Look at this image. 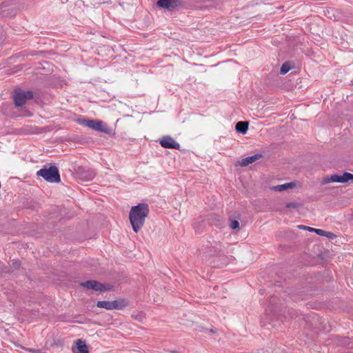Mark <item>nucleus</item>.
<instances>
[{
  "mask_svg": "<svg viewBox=\"0 0 353 353\" xmlns=\"http://www.w3.org/2000/svg\"><path fill=\"white\" fill-rule=\"evenodd\" d=\"M150 212L148 203H141L132 206L129 213V219L133 230L137 233L143 226L145 218Z\"/></svg>",
  "mask_w": 353,
  "mask_h": 353,
  "instance_id": "1",
  "label": "nucleus"
},
{
  "mask_svg": "<svg viewBox=\"0 0 353 353\" xmlns=\"http://www.w3.org/2000/svg\"><path fill=\"white\" fill-rule=\"evenodd\" d=\"M37 175L41 176L45 181L50 183H59L61 181L60 174L57 166L52 165L48 168L44 167L40 169Z\"/></svg>",
  "mask_w": 353,
  "mask_h": 353,
  "instance_id": "2",
  "label": "nucleus"
},
{
  "mask_svg": "<svg viewBox=\"0 0 353 353\" xmlns=\"http://www.w3.org/2000/svg\"><path fill=\"white\" fill-rule=\"evenodd\" d=\"M157 6L168 11L179 10L185 7L183 0H158Z\"/></svg>",
  "mask_w": 353,
  "mask_h": 353,
  "instance_id": "3",
  "label": "nucleus"
},
{
  "mask_svg": "<svg viewBox=\"0 0 353 353\" xmlns=\"http://www.w3.org/2000/svg\"><path fill=\"white\" fill-rule=\"evenodd\" d=\"M33 92L30 90L23 91L18 88L14 90L13 100L17 107H21L26 104V101L33 98Z\"/></svg>",
  "mask_w": 353,
  "mask_h": 353,
  "instance_id": "4",
  "label": "nucleus"
},
{
  "mask_svg": "<svg viewBox=\"0 0 353 353\" xmlns=\"http://www.w3.org/2000/svg\"><path fill=\"white\" fill-rule=\"evenodd\" d=\"M80 285L88 290H93L101 292L110 291L113 288L112 285H105L95 280H88L85 282H81L80 283Z\"/></svg>",
  "mask_w": 353,
  "mask_h": 353,
  "instance_id": "5",
  "label": "nucleus"
},
{
  "mask_svg": "<svg viewBox=\"0 0 353 353\" xmlns=\"http://www.w3.org/2000/svg\"><path fill=\"white\" fill-rule=\"evenodd\" d=\"M82 123L89 127L90 128L96 130L99 132H104L105 134H111V130L108 128L107 124L101 121L97 120H83Z\"/></svg>",
  "mask_w": 353,
  "mask_h": 353,
  "instance_id": "6",
  "label": "nucleus"
},
{
  "mask_svg": "<svg viewBox=\"0 0 353 353\" xmlns=\"http://www.w3.org/2000/svg\"><path fill=\"white\" fill-rule=\"evenodd\" d=\"M78 179L83 181H89L93 179L95 176V172L91 168L86 167H79L76 171Z\"/></svg>",
  "mask_w": 353,
  "mask_h": 353,
  "instance_id": "7",
  "label": "nucleus"
},
{
  "mask_svg": "<svg viewBox=\"0 0 353 353\" xmlns=\"http://www.w3.org/2000/svg\"><path fill=\"white\" fill-rule=\"evenodd\" d=\"M160 145L168 149H180V144L176 142L170 136H165L159 140Z\"/></svg>",
  "mask_w": 353,
  "mask_h": 353,
  "instance_id": "8",
  "label": "nucleus"
},
{
  "mask_svg": "<svg viewBox=\"0 0 353 353\" xmlns=\"http://www.w3.org/2000/svg\"><path fill=\"white\" fill-rule=\"evenodd\" d=\"M72 352L73 353H90L85 341L82 339H77L75 341V345L72 346Z\"/></svg>",
  "mask_w": 353,
  "mask_h": 353,
  "instance_id": "9",
  "label": "nucleus"
},
{
  "mask_svg": "<svg viewBox=\"0 0 353 353\" xmlns=\"http://www.w3.org/2000/svg\"><path fill=\"white\" fill-rule=\"evenodd\" d=\"M262 157L261 154H256L250 157L243 159L241 161H239V165L242 167L248 166V165L255 162Z\"/></svg>",
  "mask_w": 353,
  "mask_h": 353,
  "instance_id": "10",
  "label": "nucleus"
},
{
  "mask_svg": "<svg viewBox=\"0 0 353 353\" xmlns=\"http://www.w3.org/2000/svg\"><path fill=\"white\" fill-rule=\"evenodd\" d=\"M111 310H122L128 305V301L126 299H121L110 301Z\"/></svg>",
  "mask_w": 353,
  "mask_h": 353,
  "instance_id": "11",
  "label": "nucleus"
},
{
  "mask_svg": "<svg viewBox=\"0 0 353 353\" xmlns=\"http://www.w3.org/2000/svg\"><path fill=\"white\" fill-rule=\"evenodd\" d=\"M248 121H239L236 123L235 130L237 132L244 134L248 130Z\"/></svg>",
  "mask_w": 353,
  "mask_h": 353,
  "instance_id": "12",
  "label": "nucleus"
},
{
  "mask_svg": "<svg viewBox=\"0 0 353 353\" xmlns=\"http://www.w3.org/2000/svg\"><path fill=\"white\" fill-rule=\"evenodd\" d=\"M296 186V184L294 182H290V183H285L284 184H282V185H276L274 188V189L275 190H277V191H284V190H288V189H290V188H293Z\"/></svg>",
  "mask_w": 353,
  "mask_h": 353,
  "instance_id": "13",
  "label": "nucleus"
},
{
  "mask_svg": "<svg viewBox=\"0 0 353 353\" xmlns=\"http://www.w3.org/2000/svg\"><path fill=\"white\" fill-rule=\"evenodd\" d=\"M341 175L334 174L330 176V177L325 178L324 182L325 183H330V182H334V183H341Z\"/></svg>",
  "mask_w": 353,
  "mask_h": 353,
  "instance_id": "14",
  "label": "nucleus"
},
{
  "mask_svg": "<svg viewBox=\"0 0 353 353\" xmlns=\"http://www.w3.org/2000/svg\"><path fill=\"white\" fill-rule=\"evenodd\" d=\"M298 228L300 229H302V230L315 232L316 234H317L319 235H321V234L323 233V230L316 229V228H311V227L306 226V225H298Z\"/></svg>",
  "mask_w": 353,
  "mask_h": 353,
  "instance_id": "15",
  "label": "nucleus"
},
{
  "mask_svg": "<svg viewBox=\"0 0 353 353\" xmlns=\"http://www.w3.org/2000/svg\"><path fill=\"white\" fill-rule=\"evenodd\" d=\"M316 294L315 293V290H310L309 292L305 293V291L300 292L299 296V299L301 300L307 299L310 297H312Z\"/></svg>",
  "mask_w": 353,
  "mask_h": 353,
  "instance_id": "16",
  "label": "nucleus"
},
{
  "mask_svg": "<svg viewBox=\"0 0 353 353\" xmlns=\"http://www.w3.org/2000/svg\"><path fill=\"white\" fill-rule=\"evenodd\" d=\"M110 301H99L97 303V307L105 308L106 310H111Z\"/></svg>",
  "mask_w": 353,
  "mask_h": 353,
  "instance_id": "17",
  "label": "nucleus"
},
{
  "mask_svg": "<svg viewBox=\"0 0 353 353\" xmlns=\"http://www.w3.org/2000/svg\"><path fill=\"white\" fill-rule=\"evenodd\" d=\"M341 183H345L350 181H353V174L349 172H344L341 175Z\"/></svg>",
  "mask_w": 353,
  "mask_h": 353,
  "instance_id": "18",
  "label": "nucleus"
},
{
  "mask_svg": "<svg viewBox=\"0 0 353 353\" xmlns=\"http://www.w3.org/2000/svg\"><path fill=\"white\" fill-rule=\"evenodd\" d=\"M341 344L345 345V346H347L350 349H352L353 348V341H352L348 337L343 338V341L341 342Z\"/></svg>",
  "mask_w": 353,
  "mask_h": 353,
  "instance_id": "19",
  "label": "nucleus"
},
{
  "mask_svg": "<svg viewBox=\"0 0 353 353\" xmlns=\"http://www.w3.org/2000/svg\"><path fill=\"white\" fill-rule=\"evenodd\" d=\"M290 69H291V67H290V64L287 62L284 63L281 67L280 73L281 74H285L290 70Z\"/></svg>",
  "mask_w": 353,
  "mask_h": 353,
  "instance_id": "20",
  "label": "nucleus"
},
{
  "mask_svg": "<svg viewBox=\"0 0 353 353\" xmlns=\"http://www.w3.org/2000/svg\"><path fill=\"white\" fill-rule=\"evenodd\" d=\"M301 204L297 202H288L285 203V207L287 208H294L296 209L301 207Z\"/></svg>",
  "mask_w": 353,
  "mask_h": 353,
  "instance_id": "21",
  "label": "nucleus"
},
{
  "mask_svg": "<svg viewBox=\"0 0 353 353\" xmlns=\"http://www.w3.org/2000/svg\"><path fill=\"white\" fill-rule=\"evenodd\" d=\"M230 227L232 229V230H237V229H239L240 226H239V222L237 221V220H232V219H230Z\"/></svg>",
  "mask_w": 353,
  "mask_h": 353,
  "instance_id": "22",
  "label": "nucleus"
},
{
  "mask_svg": "<svg viewBox=\"0 0 353 353\" xmlns=\"http://www.w3.org/2000/svg\"><path fill=\"white\" fill-rule=\"evenodd\" d=\"M320 236H324L330 239H333L334 237H336V235L334 233H332L331 232H327L325 230H323V233L321 234Z\"/></svg>",
  "mask_w": 353,
  "mask_h": 353,
  "instance_id": "23",
  "label": "nucleus"
},
{
  "mask_svg": "<svg viewBox=\"0 0 353 353\" xmlns=\"http://www.w3.org/2000/svg\"><path fill=\"white\" fill-rule=\"evenodd\" d=\"M21 265V261L17 260V261H12V266L14 269L18 270L20 268Z\"/></svg>",
  "mask_w": 353,
  "mask_h": 353,
  "instance_id": "24",
  "label": "nucleus"
},
{
  "mask_svg": "<svg viewBox=\"0 0 353 353\" xmlns=\"http://www.w3.org/2000/svg\"><path fill=\"white\" fill-rule=\"evenodd\" d=\"M28 351L33 353H41V350L39 349H31V348H27Z\"/></svg>",
  "mask_w": 353,
  "mask_h": 353,
  "instance_id": "25",
  "label": "nucleus"
},
{
  "mask_svg": "<svg viewBox=\"0 0 353 353\" xmlns=\"http://www.w3.org/2000/svg\"><path fill=\"white\" fill-rule=\"evenodd\" d=\"M210 332H212V333H215L216 331V330L211 329V330H210Z\"/></svg>",
  "mask_w": 353,
  "mask_h": 353,
  "instance_id": "26",
  "label": "nucleus"
},
{
  "mask_svg": "<svg viewBox=\"0 0 353 353\" xmlns=\"http://www.w3.org/2000/svg\"><path fill=\"white\" fill-rule=\"evenodd\" d=\"M172 353H176V352H175V351H173V352H172Z\"/></svg>",
  "mask_w": 353,
  "mask_h": 353,
  "instance_id": "27",
  "label": "nucleus"
},
{
  "mask_svg": "<svg viewBox=\"0 0 353 353\" xmlns=\"http://www.w3.org/2000/svg\"><path fill=\"white\" fill-rule=\"evenodd\" d=\"M352 85H353V82L352 83Z\"/></svg>",
  "mask_w": 353,
  "mask_h": 353,
  "instance_id": "28",
  "label": "nucleus"
}]
</instances>
